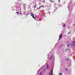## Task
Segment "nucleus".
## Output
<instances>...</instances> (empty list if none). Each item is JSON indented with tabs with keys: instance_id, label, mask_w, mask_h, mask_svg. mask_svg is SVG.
Here are the masks:
<instances>
[{
	"instance_id": "obj_1",
	"label": "nucleus",
	"mask_w": 75,
	"mask_h": 75,
	"mask_svg": "<svg viewBox=\"0 0 75 75\" xmlns=\"http://www.w3.org/2000/svg\"><path fill=\"white\" fill-rule=\"evenodd\" d=\"M54 74H53V69H52L51 70V71L50 72L49 75H53Z\"/></svg>"
},
{
	"instance_id": "obj_2",
	"label": "nucleus",
	"mask_w": 75,
	"mask_h": 75,
	"mask_svg": "<svg viewBox=\"0 0 75 75\" xmlns=\"http://www.w3.org/2000/svg\"><path fill=\"white\" fill-rule=\"evenodd\" d=\"M31 16H32V17L33 18H34V19H35V20H36V19H35V17H34V14L33 13H31Z\"/></svg>"
},
{
	"instance_id": "obj_3",
	"label": "nucleus",
	"mask_w": 75,
	"mask_h": 75,
	"mask_svg": "<svg viewBox=\"0 0 75 75\" xmlns=\"http://www.w3.org/2000/svg\"><path fill=\"white\" fill-rule=\"evenodd\" d=\"M62 38V35H60L59 36V39L58 40L59 41H60Z\"/></svg>"
},
{
	"instance_id": "obj_4",
	"label": "nucleus",
	"mask_w": 75,
	"mask_h": 75,
	"mask_svg": "<svg viewBox=\"0 0 75 75\" xmlns=\"http://www.w3.org/2000/svg\"><path fill=\"white\" fill-rule=\"evenodd\" d=\"M49 1H50V2H51L52 3H54V1H52V0H49Z\"/></svg>"
},
{
	"instance_id": "obj_5",
	"label": "nucleus",
	"mask_w": 75,
	"mask_h": 75,
	"mask_svg": "<svg viewBox=\"0 0 75 75\" xmlns=\"http://www.w3.org/2000/svg\"><path fill=\"white\" fill-rule=\"evenodd\" d=\"M46 68H48V64H47L46 65Z\"/></svg>"
},
{
	"instance_id": "obj_6",
	"label": "nucleus",
	"mask_w": 75,
	"mask_h": 75,
	"mask_svg": "<svg viewBox=\"0 0 75 75\" xmlns=\"http://www.w3.org/2000/svg\"><path fill=\"white\" fill-rule=\"evenodd\" d=\"M44 7V6H40V7L39 8H38V9L40 8V7Z\"/></svg>"
},
{
	"instance_id": "obj_7",
	"label": "nucleus",
	"mask_w": 75,
	"mask_h": 75,
	"mask_svg": "<svg viewBox=\"0 0 75 75\" xmlns=\"http://www.w3.org/2000/svg\"><path fill=\"white\" fill-rule=\"evenodd\" d=\"M66 71H68V69L66 68H65Z\"/></svg>"
},
{
	"instance_id": "obj_8",
	"label": "nucleus",
	"mask_w": 75,
	"mask_h": 75,
	"mask_svg": "<svg viewBox=\"0 0 75 75\" xmlns=\"http://www.w3.org/2000/svg\"><path fill=\"white\" fill-rule=\"evenodd\" d=\"M40 75H42V72L41 71L40 74Z\"/></svg>"
},
{
	"instance_id": "obj_9",
	"label": "nucleus",
	"mask_w": 75,
	"mask_h": 75,
	"mask_svg": "<svg viewBox=\"0 0 75 75\" xmlns=\"http://www.w3.org/2000/svg\"><path fill=\"white\" fill-rule=\"evenodd\" d=\"M59 75H62V74L61 73H60L59 74Z\"/></svg>"
},
{
	"instance_id": "obj_10",
	"label": "nucleus",
	"mask_w": 75,
	"mask_h": 75,
	"mask_svg": "<svg viewBox=\"0 0 75 75\" xmlns=\"http://www.w3.org/2000/svg\"><path fill=\"white\" fill-rule=\"evenodd\" d=\"M36 6H34V8H35L36 7Z\"/></svg>"
},
{
	"instance_id": "obj_11",
	"label": "nucleus",
	"mask_w": 75,
	"mask_h": 75,
	"mask_svg": "<svg viewBox=\"0 0 75 75\" xmlns=\"http://www.w3.org/2000/svg\"><path fill=\"white\" fill-rule=\"evenodd\" d=\"M69 45H70V44H69L67 45V47H69Z\"/></svg>"
},
{
	"instance_id": "obj_12",
	"label": "nucleus",
	"mask_w": 75,
	"mask_h": 75,
	"mask_svg": "<svg viewBox=\"0 0 75 75\" xmlns=\"http://www.w3.org/2000/svg\"><path fill=\"white\" fill-rule=\"evenodd\" d=\"M52 59V57H51L50 58V59Z\"/></svg>"
},
{
	"instance_id": "obj_13",
	"label": "nucleus",
	"mask_w": 75,
	"mask_h": 75,
	"mask_svg": "<svg viewBox=\"0 0 75 75\" xmlns=\"http://www.w3.org/2000/svg\"><path fill=\"white\" fill-rule=\"evenodd\" d=\"M65 24H64V25H63V27H65Z\"/></svg>"
},
{
	"instance_id": "obj_14",
	"label": "nucleus",
	"mask_w": 75,
	"mask_h": 75,
	"mask_svg": "<svg viewBox=\"0 0 75 75\" xmlns=\"http://www.w3.org/2000/svg\"><path fill=\"white\" fill-rule=\"evenodd\" d=\"M16 13H17V14H18L19 13H18V12H17Z\"/></svg>"
},
{
	"instance_id": "obj_15",
	"label": "nucleus",
	"mask_w": 75,
	"mask_h": 75,
	"mask_svg": "<svg viewBox=\"0 0 75 75\" xmlns=\"http://www.w3.org/2000/svg\"><path fill=\"white\" fill-rule=\"evenodd\" d=\"M67 28H68V29H69V27L68 26V27H67Z\"/></svg>"
},
{
	"instance_id": "obj_16",
	"label": "nucleus",
	"mask_w": 75,
	"mask_h": 75,
	"mask_svg": "<svg viewBox=\"0 0 75 75\" xmlns=\"http://www.w3.org/2000/svg\"><path fill=\"white\" fill-rule=\"evenodd\" d=\"M66 61H68V59H66Z\"/></svg>"
},
{
	"instance_id": "obj_17",
	"label": "nucleus",
	"mask_w": 75,
	"mask_h": 75,
	"mask_svg": "<svg viewBox=\"0 0 75 75\" xmlns=\"http://www.w3.org/2000/svg\"><path fill=\"white\" fill-rule=\"evenodd\" d=\"M71 32H69L68 33V34H70V33Z\"/></svg>"
},
{
	"instance_id": "obj_18",
	"label": "nucleus",
	"mask_w": 75,
	"mask_h": 75,
	"mask_svg": "<svg viewBox=\"0 0 75 75\" xmlns=\"http://www.w3.org/2000/svg\"><path fill=\"white\" fill-rule=\"evenodd\" d=\"M58 1H59V2H60V1H59V0H58Z\"/></svg>"
},
{
	"instance_id": "obj_19",
	"label": "nucleus",
	"mask_w": 75,
	"mask_h": 75,
	"mask_svg": "<svg viewBox=\"0 0 75 75\" xmlns=\"http://www.w3.org/2000/svg\"><path fill=\"white\" fill-rule=\"evenodd\" d=\"M74 25H75V24H74Z\"/></svg>"
},
{
	"instance_id": "obj_20",
	"label": "nucleus",
	"mask_w": 75,
	"mask_h": 75,
	"mask_svg": "<svg viewBox=\"0 0 75 75\" xmlns=\"http://www.w3.org/2000/svg\"><path fill=\"white\" fill-rule=\"evenodd\" d=\"M71 45H72V44H71Z\"/></svg>"
}]
</instances>
